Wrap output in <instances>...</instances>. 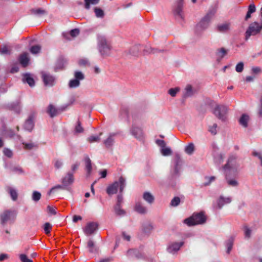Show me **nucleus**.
I'll return each instance as SVG.
<instances>
[{
	"label": "nucleus",
	"mask_w": 262,
	"mask_h": 262,
	"mask_svg": "<svg viewBox=\"0 0 262 262\" xmlns=\"http://www.w3.org/2000/svg\"><path fill=\"white\" fill-rule=\"evenodd\" d=\"M216 11V8L213 7L210 9L206 15L196 25L195 31L199 34L206 30L209 26V23Z\"/></svg>",
	"instance_id": "1"
},
{
	"label": "nucleus",
	"mask_w": 262,
	"mask_h": 262,
	"mask_svg": "<svg viewBox=\"0 0 262 262\" xmlns=\"http://www.w3.org/2000/svg\"><path fill=\"white\" fill-rule=\"evenodd\" d=\"M97 39L98 48L101 55L103 56H109L112 49V46L110 43L107 41L104 36L98 35Z\"/></svg>",
	"instance_id": "2"
},
{
	"label": "nucleus",
	"mask_w": 262,
	"mask_h": 262,
	"mask_svg": "<svg viewBox=\"0 0 262 262\" xmlns=\"http://www.w3.org/2000/svg\"><path fill=\"white\" fill-rule=\"evenodd\" d=\"M126 186L125 179L121 177L118 181H116L109 185L106 189V192L108 195H112L117 193L118 189L122 192Z\"/></svg>",
	"instance_id": "3"
},
{
	"label": "nucleus",
	"mask_w": 262,
	"mask_h": 262,
	"mask_svg": "<svg viewBox=\"0 0 262 262\" xmlns=\"http://www.w3.org/2000/svg\"><path fill=\"white\" fill-rule=\"evenodd\" d=\"M17 212L14 210H6L0 215L1 224L5 225L7 223H13L15 220Z\"/></svg>",
	"instance_id": "4"
},
{
	"label": "nucleus",
	"mask_w": 262,
	"mask_h": 262,
	"mask_svg": "<svg viewBox=\"0 0 262 262\" xmlns=\"http://www.w3.org/2000/svg\"><path fill=\"white\" fill-rule=\"evenodd\" d=\"M239 168V164L237 161L236 156L232 155L229 157L226 165L223 167L225 171L236 173Z\"/></svg>",
	"instance_id": "5"
},
{
	"label": "nucleus",
	"mask_w": 262,
	"mask_h": 262,
	"mask_svg": "<svg viewBox=\"0 0 262 262\" xmlns=\"http://www.w3.org/2000/svg\"><path fill=\"white\" fill-rule=\"evenodd\" d=\"M206 218L202 213L194 214L191 217L184 220V223L188 226L201 224L205 223Z\"/></svg>",
	"instance_id": "6"
},
{
	"label": "nucleus",
	"mask_w": 262,
	"mask_h": 262,
	"mask_svg": "<svg viewBox=\"0 0 262 262\" xmlns=\"http://www.w3.org/2000/svg\"><path fill=\"white\" fill-rule=\"evenodd\" d=\"M262 29V22H254L251 24L245 33V39L248 40L251 35H254Z\"/></svg>",
	"instance_id": "7"
},
{
	"label": "nucleus",
	"mask_w": 262,
	"mask_h": 262,
	"mask_svg": "<svg viewBox=\"0 0 262 262\" xmlns=\"http://www.w3.org/2000/svg\"><path fill=\"white\" fill-rule=\"evenodd\" d=\"M227 112V107L223 105H216L213 110L214 115L223 121L226 120Z\"/></svg>",
	"instance_id": "8"
},
{
	"label": "nucleus",
	"mask_w": 262,
	"mask_h": 262,
	"mask_svg": "<svg viewBox=\"0 0 262 262\" xmlns=\"http://www.w3.org/2000/svg\"><path fill=\"white\" fill-rule=\"evenodd\" d=\"M132 135L139 141H142L144 139V134L142 130L135 125H133L130 129Z\"/></svg>",
	"instance_id": "9"
},
{
	"label": "nucleus",
	"mask_w": 262,
	"mask_h": 262,
	"mask_svg": "<svg viewBox=\"0 0 262 262\" xmlns=\"http://www.w3.org/2000/svg\"><path fill=\"white\" fill-rule=\"evenodd\" d=\"M98 225L94 222L89 223L83 228V232L86 235H90L93 234L97 230Z\"/></svg>",
	"instance_id": "10"
},
{
	"label": "nucleus",
	"mask_w": 262,
	"mask_h": 262,
	"mask_svg": "<svg viewBox=\"0 0 262 262\" xmlns=\"http://www.w3.org/2000/svg\"><path fill=\"white\" fill-rule=\"evenodd\" d=\"M35 118L34 113L31 114L24 124V128L28 131H31L34 127V120Z\"/></svg>",
	"instance_id": "11"
},
{
	"label": "nucleus",
	"mask_w": 262,
	"mask_h": 262,
	"mask_svg": "<svg viewBox=\"0 0 262 262\" xmlns=\"http://www.w3.org/2000/svg\"><path fill=\"white\" fill-rule=\"evenodd\" d=\"M42 78L46 85L52 86L54 84L55 78L49 74L42 72L41 73Z\"/></svg>",
	"instance_id": "12"
},
{
	"label": "nucleus",
	"mask_w": 262,
	"mask_h": 262,
	"mask_svg": "<svg viewBox=\"0 0 262 262\" xmlns=\"http://www.w3.org/2000/svg\"><path fill=\"white\" fill-rule=\"evenodd\" d=\"M182 8L183 5L182 2H178L173 9V13L176 17L183 19L184 14L182 11Z\"/></svg>",
	"instance_id": "13"
},
{
	"label": "nucleus",
	"mask_w": 262,
	"mask_h": 262,
	"mask_svg": "<svg viewBox=\"0 0 262 262\" xmlns=\"http://www.w3.org/2000/svg\"><path fill=\"white\" fill-rule=\"evenodd\" d=\"M134 210L138 213L142 214L146 213L147 208L143 204L139 201L136 202L134 207Z\"/></svg>",
	"instance_id": "14"
},
{
	"label": "nucleus",
	"mask_w": 262,
	"mask_h": 262,
	"mask_svg": "<svg viewBox=\"0 0 262 262\" xmlns=\"http://www.w3.org/2000/svg\"><path fill=\"white\" fill-rule=\"evenodd\" d=\"M183 245V242L172 243L169 245L167 250L170 253H173L178 251L180 247Z\"/></svg>",
	"instance_id": "15"
},
{
	"label": "nucleus",
	"mask_w": 262,
	"mask_h": 262,
	"mask_svg": "<svg viewBox=\"0 0 262 262\" xmlns=\"http://www.w3.org/2000/svg\"><path fill=\"white\" fill-rule=\"evenodd\" d=\"M231 202L230 197L224 198L221 196L217 201V206L219 209H221L224 205L230 203Z\"/></svg>",
	"instance_id": "16"
},
{
	"label": "nucleus",
	"mask_w": 262,
	"mask_h": 262,
	"mask_svg": "<svg viewBox=\"0 0 262 262\" xmlns=\"http://www.w3.org/2000/svg\"><path fill=\"white\" fill-rule=\"evenodd\" d=\"M194 93V90L192 86L190 84H187L185 88L183 93V97L185 98L192 96Z\"/></svg>",
	"instance_id": "17"
},
{
	"label": "nucleus",
	"mask_w": 262,
	"mask_h": 262,
	"mask_svg": "<svg viewBox=\"0 0 262 262\" xmlns=\"http://www.w3.org/2000/svg\"><path fill=\"white\" fill-rule=\"evenodd\" d=\"M74 181V177L73 173L68 172L66 176L62 179V184L67 186L71 184Z\"/></svg>",
	"instance_id": "18"
},
{
	"label": "nucleus",
	"mask_w": 262,
	"mask_h": 262,
	"mask_svg": "<svg viewBox=\"0 0 262 262\" xmlns=\"http://www.w3.org/2000/svg\"><path fill=\"white\" fill-rule=\"evenodd\" d=\"M19 61L23 67H27L28 65L29 61L28 53H24L21 54L19 57Z\"/></svg>",
	"instance_id": "19"
},
{
	"label": "nucleus",
	"mask_w": 262,
	"mask_h": 262,
	"mask_svg": "<svg viewBox=\"0 0 262 262\" xmlns=\"http://www.w3.org/2000/svg\"><path fill=\"white\" fill-rule=\"evenodd\" d=\"M79 33V30L78 29L72 30L69 33H63V37L67 39H71V37L73 38L77 36Z\"/></svg>",
	"instance_id": "20"
},
{
	"label": "nucleus",
	"mask_w": 262,
	"mask_h": 262,
	"mask_svg": "<svg viewBox=\"0 0 262 262\" xmlns=\"http://www.w3.org/2000/svg\"><path fill=\"white\" fill-rule=\"evenodd\" d=\"M230 24L228 23L222 24L217 26V30L220 32H227L230 30Z\"/></svg>",
	"instance_id": "21"
},
{
	"label": "nucleus",
	"mask_w": 262,
	"mask_h": 262,
	"mask_svg": "<svg viewBox=\"0 0 262 262\" xmlns=\"http://www.w3.org/2000/svg\"><path fill=\"white\" fill-rule=\"evenodd\" d=\"M66 63V60L63 58H60L57 60L56 65L55 66V71H57L58 70H62L64 68V67Z\"/></svg>",
	"instance_id": "22"
},
{
	"label": "nucleus",
	"mask_w": 262,
	"mask_h": 262,
	"mask_svg": "<svg viewBox=\"0 0 262 262\" xmlns=\"http://www.w3.org/2000/svg\"><path fill=\"white\" fill-rule=\"evenodd\" d=\"M23 81L27 82L30 86L34 85V80L29 74L26 73L24 74Z\"/></svg>",
	"instance_id": "23"
},
{
	"label": "nucleus",
	"mask_w": 262,
	"mask_h": 262,
	"mask_svg": "<svg viewBox=\"0 0 262 262\" xmlns=\"http://www.w3.org/2000/svg\"><path fill=\"white\" fill-rule=\"evenodd\" d=\"M143 199L148 204H152L155 200L154 196L149 192H145L143 194Z\"/></svg>",
	"instance_id": "24"
},
{
	"label": "nucleus",
	"mask_w": 262,
	"mask_h": 262,
	"mask_svg": "<svg viewBox=\"0 0 262 262\" xmlns=\"http://www.w3.org/2000/svg\"><path fill=\"white\" fill-rule=\"evenodd\" d=\"M249 121V116L247 114H243L239 120V122L242 126L246 127L248 126Z\"/></svg>",
	"instance_id": "25"
},
{
	"label": "nucleus",
	"mask_w": 262,
	"mask_h": 262,
	"mask_svg": "<svg viewBox=\"0 0 262 262\" xmlns=\"http://www.w3.org/2000/svg\"><path fill=\"white\" fill-rule=\"evenodd\" d=\"M86 248L91 253H95L97 251V248L95 246L94 241L92 239H89Z\"/></svg>",
	"instance_id": "26"
},
{
	"label": "nucleus",
	"mask_w": 262,
	"mask_h": 262,
	"mask_svg": "<svg viewBox=\"0 0 262 262\" xmlns=\"http://www.w3.org/2000/svg\"><path fill=\"white\" fill-rule=\"evenodd\" d=\"M59 110L56 108L52 104H50L48 107L47 113L50 117H53L58 113Z\"/></svg>",
	"instance_id": "27"
},
{
	"label": "nucleus",
	"mask_w": 262,
	"mask_h": 262,
	"mask_svg": "<svg viewBox=\"0 0 262 262\" xmlns=\"http://www.w3.org/2000/svg\"><path fill=\"white\" fill-rule=\"evenodd\" d=\"M114 134H110L108 137L104 141V144L106 147H111L114 142Z\"/></svg>",
	"instance_id": "28"
},
{
	"label": "nucleus",
	"mask_w": 262,
	"mask_h": 262,
	"mask_svg": "<svg viewBox=\"0 0 262 262\" xmlns=\"http://www.w3.org/2000/svg\"><path fill=\"white\" fill-rule=\"evenodd\" d=\"M227 51L224 48H222L217 50L216 56L217 61H220L227 54Z\"/></svg>",
	"instance_id": "29"
},
{
	"label": "nucleus",
	"mask_w": 262,
	"mask_h": 262,
	"mask_svg": "<svg viewBox=\"0 0 262 262\" xmlns=\"http://www.w3.org/2000/svg\"><path fill=\"white\" fill-rule=\"evenodd\" d=\"M256 11V8L253 4H251L248 7V10L245 16V19L247 20L251 17V14Z\"/></svg>",
	"instance_id": "30"
},
{
	"label": "nucleus",
	"mask_w": 262,
	"mask_h": 262,
	"mask_svg": "<svg viewBox=\"0 0 262 262\" xmlns=\"http://www.w3.org/2000/svg\"><path fill=\"white\" fill-rule=\"evenodd\" d=\"M234 239L233 236H230L226 242V246L227 249V252L228 253H230L232 248Z\"/></svg>",
	"instance_id": "31"
},
{
	"label": "nucleus",
	"mask_w": 262,
	"mask_h": 262,
	"mask_svg": "<svg viewBox=\"0 0 262 262\" xmlns=\"http://www.w3.org/2000/svg\"><path fill=\"white\" fill-rule=\"evenodd\" d=\"M7 190L10 194L12 199L13 201L16 200L18 196L17 191L14 189L10 187L8 188Z\"/></svg>",
	"instance_id": "32"
},
{
	"label": "nucleus",
	"mask_w": 262,
	"mask_h": 262,
	"mask_svg": "<svg viewBox=\"0 0 262 262\" xmlns=\"http://www.w3.org/2000/svg\"><path fill=\"white\" fill-rule=\"evenodd\" d=\"M85 167L88 174H90L92 170L91 161L88 157L84 159Z\"/></svg>",
	"instance_id": "33"
},
{
	"label": "nucleus",
	"mask_w": 262,
	"mask_h": 262,
	"mask_svg": "<svg viewBox=\"0 0 262 262\" xmlns=\"http://www.w3.org/2000/svg\"><path fill=\"white\" fill-rule=\"evenodd\" d=\"M99 2V0H84V7L86 9H89L90 8L91 5H96Z\"/></svg>",
	"instance_id": "34"
},
{
	"label": "nucleus",
	"mask_w": 262,
	"mask_h": 262,
	"mask_svg": "<svg viewBox=\"0 0 262 262\" xmlns=\"http://www.w3.org/2000/svg\"><path fill=\"white\" fill-rule=\"evenodd\" d=\"M80 85V81L78 79H72L69 81V86L70 88H75L79 86Z\"/></svg>",
	"instance_id": "35"
},
{
	"label": "nucleus",
	"mask_w": 262,
	"mask_h": 262,
	"mask_svg": "<svg viewBox=\"0 0 262 262\" xmlns=\"http://www.w3.org/2000/svg\"><path fill=\"white\" fill-rule=\"evenodd\" d=\"M194 149V146L193 143H189L185 147V151L188 155H191L193 153Z\"/></svg>",
	"instance_id": "36"
},
{
	"label": "nucleus",
	"mask_w": 262,
	"mask_h": 262,
	"mask_svg": "<svg viewBox=\"0 0 262 262\" xmlns=\"http://www.w3.org/2000/svg\"><path fill=\"white\" fill-rule=\"evenodd\" d=\"M19 258L21 262H33V260L25 254H20Z\"/></svg>",
	"instance_id": "37"
},
{
	"label": "nucleus",
	"mask_w": 262,
	"mask_h": 262,
	"mask_svg": "<svg viewBox=\"0 0 262 262\" xmlns=\"http://www.w3.org/2000/svg\"><path fill=\"white\" fill-rule=\"evenodd\" d=\"M180 88H179V87H176V88H171V89H170L169 90H168V94L172 97H175L177 95V94L180 92Z\"/></svg>",
	"instance_id": "38"
},
{
	"label": "nucleus",
	"mask_w": 262,
	"mask_h": 262,
	"mask_svg": "<svg viewBox=\"0 0 262 262\" xmlns=\"http://www.w3.org/2000/svg\"><path fill=\"white\" fill-rule=\"evenodd\" d=\"M31 13L32 14H35L36 15L40 16V15L45 14L46 13V11H45V10H44L43 9H41L40 8H38V9H32L31 10Z\"/></svg>",
	"instance_id": "39"
},
{
	"label": "nucleus",
	"mask_w": 262,
	"mask_h": 262,
	"mask_svg": "<svg viewBox=\"0 0 262 262\" xmlns=\"http://www.w3.org/2000/svg\"><path fill=\"white\" fill-rule=\"evenodd\" d=\"M224 155L222 154H218L214 157V161L217 164H221L224 160Z\"/></svg>",
	"instance_id": "40"
},
{
	"label": "nucleus",
	"mask_w": 262,
	"mask_h": 262,
	"mask_svg": "<svg viewBox=\"0 0 262 262\" xmlns=\"http://www.w3.org/2000/svg\"><path fill=\"white\" fill-rule=\"evenodd\" d=\"M161 152L162 155L167 156L171 154V150L170 148L165 146L164 147L161 148Z\"/></svg>",
	"instance_id": "41"
},
{
	"label": "nucleus",
	"mask_w": 262,
	"mask_h": 262,
	"mask_svg": "<svg viewBox=\"0 0 262 262\" xmlns=\"http://www.w3.org/2000/svg\"><path fill=\"white\" fill-rule=\"evenodd\" d=\"M115 211L116 213L118 215L122 216L125 214V211L121 208V206L116 205L115 207Z\"/></svg>",
	"instance_id": "42"
},
{
	"label": "nucleus",
	"mask_w": 262,
	"mask_h": 262,
	"mask_svg": "<svg viewBox=\"0 0 262 262\" xmlns=\"http://www.w3.org/2000/svg\"><path fill=\"white\" fill-rule=\"evenodd\" d=\"M127 254L130 256L135 255L137 258H140L141 256V254L139 253L138 251L134 249L128 250Z\"/></svg>",
	"instance_id": "43"
},
{
	"label": "nucleus",
	"mask_w": 262,
	"mask_h": 262,
	"mask_svg": "<svg viewBox=\"0 0 262 262\" xmlns=\"http://www.w3.org/2000/svg\"><path fill=\"white\" fill-rule=\"evenodd\" d=\"M227 184L229 186L236 187L238 185V182L235 179H229L226 178Z\"/></svg>",
	"instance_id": "44"
},
{
	"label": "nucleus",
	"mask_w": 262,
	"mask_h": 262,
	"mask_svg": "<svg viewBox=\"0 0 262 262\" xmlns=\"http://www.w3.org/2000/svg\"><path fill=\"white\" fill-rule=\"evenodd\" d=\"M74 77L75 79H78L80 81V80H83L84 78V75L82 73V72L79 71H75L74 73Z\"/></svg>",
	"instance_id": "45"
},
{
	"label": "nucleus",
	"mask_w": 262,
	"mask_h": 262,
	"mask_svg": "<svg viewBox=\"0 0 262 262\" xmlns=\"http://www.w3.org/2000/svg\"><path fill=\"white\" fill-rule=\"evenodd\" d=\"M83 132V128L81 126V123L80 122V121H78L76 125L75 126V132L76 133L79 134V133H81Z\"/></svg>",
	"instance_id": "46"
},
{
	"label": "nucleus",
	"mask_w": 262,
	"mask_h": 262,
	"mask_svg": "<svg viewBox=\"0 0 262 262\" xmlns=\"http://www.w3.org/2000/svg\"><path fill=\"white\" fill-rule=\"evenodd\" d=\"M102 135V133H101L99 136H90L88 140L90 143H93L95 142H99L100 141V136Z\"/></svg>",
	"instance_id": "47"
},
{
	"label": "nucleus",
	"mask_w": 262,
	"mask_h": 262,
	"mask_svg": "<svg viewBox=\"0 0 262 262\" xmlns=\"http://www.w3.org/2000/svg\"><path fill=\"white\" fill-rule=\"evenodd\" d=\"M217 125L216 123H214L212 125L209 127V131L212 135H215L217 133Z\"/></svg>",
	"instance_id": "48"
},
{
	"label": "nucleus",
	"mask_w": 262,
	"mask_h": 262,
	"mask_svg": "<svg viewBox=\"0 0 262 262\" xmlns=\"http://www.w3.org/2000/svg\"><path fill=\"white\" fill-rule=\"evenodd\" d=\"M41 48L39 46L36 45L32 46L30 49V52L32 54L38 53L40 51Z\"/></svg>",
	"instance_id": "49"
},
{
	"label": "nucleus",
	"mask_w": 262,
	"mask_h": 262,
	"mask_svg": "<svg viewBox=\"0 0 262 262\" xmlns=\"http://www.w3.org/2000/svg\"><path fill=\"white\" fill-rule=\"evenodd\" d=\"M11 108L17 113L20 111V106L18 102H17L15 104H11Z\"/></svg>",
	"instance_id": "50"
},
{
	"label": "nucleus",
	"mask_w": 262,
	"mask_h": 262,
	"mask_svg": "<svg viewBox=\"0 0 262 262\" xmlns=\"http://www.w3.org/2000/svg\"><path fill=\"white\" fill-rule=\"evenodd\" d=\"M95 13L97 17H102L104 15V12L100 8H96L95 9Z\"/></svg>",
	"instance_id": "51"
},
{
	"label": "nucleus",
	"mask_w": 262,
	"mask_h": 262,
	"mask_svg": "<svg viewBox=\"0 0 262 262\" xmlns=\"http://www.w3.org/2000/svg\"><path fill=\"white\" fill-rule=\"evenodd\" d=\"M40 197H41V194L39 192H38L37 191H34L33 193L32 199L34 201L37 202L38 201H39L40 200Z\"/></svg>",
	"instance_id": "52"
},
{
	"label": "nucleus",
	"mask_w": 262,
	"mask_h": 262,
	"mask_svg": "<svg viewBox=\"0 0 262 262\" xmlns=\"http://www.w3.org/2000/svg\"><path fill=\"white\" fill-rule=\"evenodd\" d=\"M180 203V199L179 197H174L171 201L170 204L172 206H177Z\"/></svg>",
	"instance_id": "53"
},
{
	"label": "nucleus",
	"mask_w": 262,
	"mask_h": 262,
	"mask_svg": "<svg viewBox=\"0 0 262 262\" xmlns=\"http://www.w3.org/2000/svg\"><path fill=\"white\" fill-rule=\"evenodd\" d=\"M52 228V226L51 224L49 223H46L44 225V231L46 234H49L50 233L51 229Z\"/></svg>",
	"instance_id": "54"
},
{
	"label": "nucleus",
	"mask_w": 262,
	"mask_h": 262,
	"mask_svg": "<svg viewBox=\"0 0 262 262\" xmlns=\"http://www.w3.org/2000/svg\"><path fill=\"white\" fill-rule=\"evenodd\" d=\"M152 229L151 225L150 224H146L143 226V231L145 233H148Z\"/></svg>",
	"instance_id": "55"
},
{
	"label": "nucleus",
	"mask_w": 262,
	"mask_h": 262,
	"mask_svg": "<svg viewBox=\"0 0 262 262\" xmlns=\"http://www.w3.org/2000/svg\"><path fill=\"white\" fill-rule=\"evenodd\" d=\"M181 162L180 157L179 156H177L176 157V166L174 171L176 173L178 172V166L179 163Z\"/></svg>",
	"instance_id": "56"
},
{
	"label": "nucleus",
	"mask_w": 262,
	"mask_h": 262,
	"mask_svg": "<svg viewBox=\"0 0 262 262\" xmlns=\"http://www.w3.org/2000/svg\"><path fill=\"white\" fill-rule=\"evenodd\" d=\"M244 69V63L242 62H239L236 66L235 70L238 73H241Z\"/></svg>",
	"instance_id": "57"
},
{
	"label": "nucleus",
	"mask_w": 262,
	"mask_h": 262,
	"mask_svg": "<svg viewBox=\"0 0 262 262\" xmlns=\"http://www.w3.org/2000/svg\"><path fill=\"white\" fill-rule=\"evenodd\" d=\"M24 145V148L25 149H31L33 148L36 147V145L32 143H23Z\"/></svg>",
	"instance_id": "58"
},
{
	"label": "nucleus",
	"mask_w": 262,
	"mask_h": 262,
	"mask_svg": "<svg viewBox=\"0 0 262 262\" xmlns=\"http://www.w3.org/2000/svg\"><path fill=\"white\" fill-rule=\"evenodd\" d=\"M4 155L7 156V157L8 158H11L12 157V155H13V153L12 152L11 150H10L8 148H5L4 149Z\"/></svg>",
	"instance_id": "59"
},
{
	"label": "nucleus",
	"mask_w": 262,
	"mask_h": 262,
	"mask_svg": "<svg viewBox=\"0 0 262 262\" xmlns=\"http://www.w3.org/2000/svg\"><path fill=\"white\" fill-rule=\"evenodd\" d=\"M62 162L60 160H55L54 161V166L57 169L60 168L62 166Z\"/></svg>",
	"instance_id": "60"
},
{
	"label": "nucleus",
	"mask_w": 262,
	"mask_h": 262,
	"mask_svg": "<svg viewBox=\"0 0 262 262\" xmlns=\"http://www.w3.org/2000/svg\"><path fill=\"white\" fill-rule=\"evenodd\" d=\"M0 52L3 54H10V50L6 46H4L0 49Z\"/></svg>",
	"instance_id": "61"
},
{
	"label": "nucleus",
	"mask_w": 262,
	"mask_h": 262,
	"mask_svg": "<svg viewBox=\"0 0 262 262\" xmlns=\"http://www.w3.org/2000/svg\"><path fill=\"white\" fill-rule=\"evenodd\" d=\"M79 64L80 66H86L89 64V61L86 59H81L79 61Z\"/></svg>",
	"instance_id": "62"
},
{
	"label": "nucleus",
	"mask_w": 262,
	"mask_h": 262,
	"mask_svg": "<svg viewBox=\"0 0 262 262\" xmlns=\"http://www.w3.org/2000/svg\"><path fill=\"white\" fill-rule=\"evenodd\" d=\"M156 142L159 146L161 147V148H163L165 146L166 144H165V142H164V141H163V140H157Z\"/></svg>",
	"instance_id": "63"
},
{
	"label": "nucleus",
	"mask_w": 262,
	"mask_h": 262,
	"mask_svg": "<svg viewBox=\"0 0 262 262\" xmlns=\"http://www.w3.org/2000/svg\"><path fill=\"white\" fill-rule=\"evenodd\" d=\"M48 212L51 214H56V211H55V208L52 207H51L50 206H48Z\"/></svg>",
	"instance_id": "64"
}]
</instances>
